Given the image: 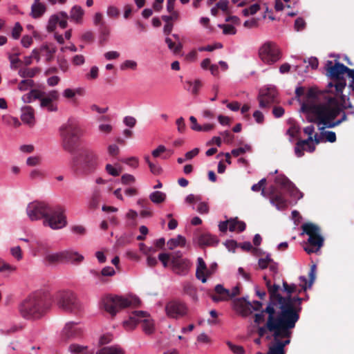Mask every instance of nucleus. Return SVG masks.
I'll list each match as a JSON object with an SVG mask.
<instances>
[{
    "mask_svg": "<svg viewBox=\"0 0 354 354\" xmlns=\"http://www.w3.org/2000/svg\"><path fill=\"white\" fill-rule=\"evenodd\" d=\"M183 293L189 295L194 301L198 300L197 289L189 281H185L183 283Z\"/></svg>",
    "mask_w": 354,
    "mask_h": 354,
    "instance_id": "7c9ffc66",
    "label": "nucleus"
},
{
    "mask_svg": "<svg viewBox=\"0 0 354 354\" xmlns=\"http://www.w3.org/2000/svg\"><path fill=\"white\" fill-rule=\"evenodd\" d=\"M202 86L203 83L200 80H196L194 82L188 80L185 82L184 88L192 95H197Z\"/></svg>",
    "mask_w": 354,
    "mask_h": 354,
    "instance_id": "c85d7f7f",
    "label": "nucleus"
},
{
    "mask_svg": "<svg viewBox=\"0 0 354 354\" xmlns=\"http://www.w3.org/2000/svg\"><path fill=\"white\" fill-rule=\"evenodd\" d=\"M259 56L264 63L272 64L280 59V52L277 45L272 41L264 43L259 50Z\"/></svg>",
    "mask_w": 354,
    "mask_h": 354,
    "instance_id": "4468645a",
    "label": "nucleus"
},
{
    "mask_svg": "<svg viewBox=\"0 0 354 354\" xmlns=\"http://www.w3.org/2000/svg\"><path fill=\"white\" fill-rule=\"evenodd\" d=\"M277 91L274 86H269L260 91L259 95V106L261 108L268 107L277 102Z\"/></svg>",
    "mask_w": 354,
    "mask_h": 354,
    "instance_id": "a211bd4d",
    "label": "nucleus"
},
{
    "mask_svg": "<svg viewBox=\"0 0 354 354\" xmlns=\"http://www.w3.org/2000/svg\"><path fill=\"white\" fill-rule=\"evenodd\" d=\"M228 223L230 232L237 231L241 232L245 230V223L243 221H239L237 218L229 219Z\"/></svg>",
    "mask_w": 354,
    "mask_h": 354,
    "instance_id": "2f4dec72",
    "label": "nucleus"
},
{
    "mask_svg": "<svg viewBox=\"0 0 354 354\" xmlns=\"http://www.w3.org/2000/svg\"><path fill=\"white\" fill-rule=\"evenodd\" d=\"M22 30L23 28L21 24L19 22L15 23L12 30V37L15 39H19Z\"/></svg>",
    "mask_w": 354,
    "mask_h": 354,
    "instance_id": "bf43d9fd",
    "label": "nucleus"
},
{
    "mask_svg": "<svg viewBox=\"0 0 354 354\" xmlns=\"http://www.w3.org/2000/svg\"><path fill=\"white\" fill-rule=\"evenodd\" d=\"M218 27L223 29V32L225 35H235L236 32V28L230 24H221Z\"/></svg>",
    "mask_w": 354,
    "mask_h": 354,
    "instance_id": "3c124183",
    "label": "nucleus"
},
{
    "mask_svg": "<svg viewBox=\"0 0 354 354\" xmlns=\"http://www.w3.org/2000/svg\"><path fill=\"white\" fill-rule=\"evenodd\" d=\"M84 133L79 120L70 117L59 128L61 145L63 149L70 153H74Z\"/></svg>",
    "mask_w": 354,
    "mask_h": 354,
    "instance_id": "7ed1b4c3",
    "label": "nucleus"
},
{
    "mask_svg": "<svg viewBox=\"0 0 354 354\" xmlns=\"http://www.w3.org/2000/svg\"><path fill=\"white\" fill-rule=\"evenodd\" d=\"M46 261H48V263L52 264L64 263L62 251L60 252L53 254H46Z\"/></svg>",
    "mask_w": 354,
    "mask_h": 354,
    "instance_id": "ea45409f",
    "label": "nucleus"
},
{
    "mask_svg": "<svg viewBox=\"0 0 354 354\" xmlns=\"http://www.w3.org/2000/svg\"><path fill=\"white\" fill-rule=\"evenodd\" d=\"M59 19L58 24L59 25V26L62 28L64 29L67 27V25H68L67 19L68 18V16L67 13L65 12H59Z\"/></svg>",
    "mask_w": 354,
    "mask_h": 354,
    "instance_id": "6e6d98bb",
    "label": "nucleus"
},
{
    "mask_svg": "<svg viewBox=\"0 0 354 354\" xmlns=\"http://www.w3.org/2000/svg\"><path fill=\"white\" fill-rule=\"evenodd\" d=\"M55 302L59 308L71 313L77 314L82 310V305L77 296L70 290L59 291L53 294L46 292V311L50 309Z\"/></svg>",
    "mask_w": 354,
    "mask_h": 354,
    "instance_id": "423d86ee",
    "label": "nucleus"
},
{
    "mask_svg": "<svg viewBox=\"0 0 354 354\" xmlns=\"http://www.w3.org/2000/svg\"><path fill=\"white\" fill-rule=\"evenodd\" d=\"M325 68L332 81L328 83V90L324 93H334L335 96H339L346 85L344 75L346 73L348 77L351 78L354 74V69H351L339 62L333 64L330 60L326 62Z\"/></svg>",
    "mask_w": 354,
    "mask_h": 354,
    "instance_id": "20e7f679",
    "label": "nucleus"
},
{
    "mask_svg": "<svg viewBox=\"0 0 354 354\" xmlns=\"http://www.w3.org/2000/svg\"><path fill=\"white\" fill-rule=\"evenodd\" d=\"M301 228L303 232L309 236L304 250L308 254L319 251L324 245V238L321 235L319 227L312 223H306L301 225Z\"/></svg>",
    "mask_w": 354,
    "mask_h": 354,
    "instance_id": "f8f14e48",
    "label": "nucleus"
},
{
    "mask_svg": "<svg viewBox=\"0 0 354 354\" xmlns=\"http://www.w3.org/2000/svg\"><path fill=\"white\" fill-rule=\"evenodd\" d=\"M185 238L181 235H178L176 238L169 240L167 245L170 250H172L177 246H185Z\"/></svg>",
    "mask_w": 354,
    "mask_h": 354,
    "instance_id": "58836bf2",
    "label": "nucleus"
},
{
    "mask_svg": "<svg viewBox=\"0 0 354 354\" xmlns=\"http://www.w3.org/2000/svg\"><path fill=\"white\" fill-rule=\"evenodd\" d=\"M46 97H47L48 101L54 102L58 100L59 97V93L56 90L50 91L47 94L46 93Z\"/></svg>",
    "mask_w": 354,
    "mask_h": 354,
    "instance_id": "680f3d73",
    "label": "nucleus"
},
{
    "mask_svg": "<svg viewBox=\"0 0 354 354\" xmlns=\"http://www.w3.org/2000/svg\"><path fill=\"white\" fill-rule=\"evenodd\" d=\"M96 354H124L123 351L117 346L104 347Z\"/></svg>",
    "mask_w": 354,
    "mask_h": 354,
    "instance_id": "37998d69",
    "label": "nucleus"
},
{
    "mask_svg": "<svg viewBox=\"0 0 354 354\" xmlns=\"http://www.w3.org/2000/svg\"><path fill=\"white\" fill-rule=\"evenodd\" d=\"M300 318V313L284 315L283 318L286 321L285 333L277 337H274V342L269 347L266 354H286L285 347L290 344V338L292 335V330L295 328L297 322Z\"/></svg>",
    "mask_w": 354,
    "mask_h": 354,
    "instance_id": "6e6552de",
    "label": "nucleus"
},
{
    "mask_svg": "<svg viewBox=\"0 0 354 354\" xmlns=\"http://www.w3.org/2000/svg\"><path fill=\"white\" fill-rule=\"evenodd\" d=\"M165 42L167 44L169 49L172 50L175 54L179 53L183 48V44L180 42H178L176 44L175 42L172 41L169 37H166Z\"/></svg>",
    "mask_w": 354,
    "mask_h": 354,
    "instance_id": "79ce46f5",
    "label": "nucleus"
},
{
    "mask_svg": "<svg viewBox=\"0 0 354 354\" xmlns=\"http://www.w3.org/2000/svg\"><path fill=\"white\" fill-rule=\"evenodd\" d=\"M101 201V194L98 188H95L91 195V197L88 203V207L91 210H95L100 206Z\"/></svg>",
    "mask_w": 354,
    "mask_h": 354,
    "instance_id": "c756f323",
    "label": "nucleus"
},
{
    "mask_svg": "<svg viewBox=\"0 0 354 354\" xmlns=\"http://www.w3.org/2000/svg\"><path fill=\"white\" fill-rule=\"evenodd\" d=\"M315 131L313 125H309L304 129V133L308 136L306 140H299L296 143L295 153L297 157H301L304 155V146L308 145V151L312 153L315 150V146L313 145V134Z\"/></svg>",
    "mask_w": 354,
    "mask_h": 354,
    "instance_id": "dca6fc26",
    "label": "nucleus"
},
{
    "mask_svg": "<svg viewBox=\"0 0 354 354\" xmlns=\"http://www.w3.org/2000/svg\"><path fill=\"white\" fill-rule=\"evenodd\" d=\"M44 292L37 291L30 295L19 306L20 315L27 319H38L44 314Z\"/></svg>",
    "mask_w": 354,
    "mask_h": 354,
    "instance_id": "0eeeda50",
    "label": "nucleus"
},
{
    "mask_svg": "<svg viewBox=\"0 0 354 354\" xmlns=\"http://www.w3.org/2000/svg\"><path fill=\"white\" fill-rule=\"evenodd\" d=\"M99 165V156L95 151L84 148L77 154L73 156L71 166L77 176H87L93 173Z\"/></svg>",
    "mask_w": 354,
    "mask_h": 354,
    "instance_id": "39448f33",
    "label": "nucleus"
},
{
    "mask_svg": "<svg viewBox=\"0 0 354 354\" xmlns=\"http://www.w3.org/2000/svg\"><path fill=\"white\" fill-rule=\"evenodd\" d=\"M221 135L223 137L224 142L227 144L232 143L234 140V135L228 131H225L221 133Z\"/></svg>",
    "mask_w": 354,
    "mask_h": 354,
    "instance_id": "774afa93",
    "label": "nucleus"
},
{
    "mask_svg": "<svg viewBox=\"0 0 354 354\" xmlns=\"http://www.w3.org/2000/svg\"><path fill=\"white\" fill-rule=\"evenodd\" d=\"M315 274H316V266L313 265L310 268V272L308 273L309 281L308 282L307 279L304 276H301L299 277V280L301 282L300 286H301V290H297V285L295 283L288 284L286 281L283 282V287L285 292H287V295H292L294 292H298L299 294L301 292V291H306L307 288H310L313 284L315 280Z\"/></svg>",
    "mask_w": 354,
    "mask_h": 354,
    "instance_id": "2eb2a0df",
    "label": "nucleus"
},
{
    "mask_svg": "<svg viewBox=\"0 0 354 354\" xmlns=\"http://www.w3.org/2000/svg\"><path fill=\"white\" fill-rule=\"evenodd\" d=\"M10 253L12 256L15 258L17 261L22 259L23 255L21 249L19 246H15L10 248Z\"/></svg>",
    "mask_w": 354,
    "mask_h": 354,
    "instance_id": "13d9d810",
    "label": "nucleus"
},
{
    "mask_svg": "<svg viewBox=\"0 0 354 354\" xmlns=\"http://www.w3.org/2000/svg\"><path fill=\"white\" fill-rule=\"evenodd\" d=\"M137 68V63L133 60H126L120 66L121 70H126L128 68L136 70Z\"/></svg>",
    "mask_w": 354,
    "mask_h": 354,
    "instance_id": "4d7b16f0",
    "label": "nucleus"
},
{
    "mask_svg": "<svg viewBox=\"0 0 354 354\" xmlns=\"http://www.w3.org/2000/svg\"><path fill=\"white\" fill-rule=\"evenodd\" d=\"M37 99L40 100L41 106H44V93L40 91L32 89L22 97V100L25 103H30Z\"/></svg>",
    "mask_w": 354,
    "mask_h": 354,
    "instance_id": "393cba45",
    "label": "nucleus"
},
{
    "mask_svg": "<svg viewBox=\"0 0 354 354\" xmlns=\"http://www.w3.org/2000/svg\"><path fill=\"white\" fill-rule=\"evenodd\" d=\"M141 301L135 296H108L103 299L102 305L104 310L111 316H115L119 310L129 306H139Z\"/></svg>",
    "mask_w": 354,
    "mask_h": 354,
    "instance_id": "9d476101",
    "label": "nucleus"
},
{
    "mask_svg": "<svg viewBox=\"0 0 354 354\" xmlns=\"http://www.w3.org/2000/svg\"><path fill=\"white\" fill-rule=\"evenodd\" d=\"M106 13L109 17L116 18L120 15V10L116 7L111 6L108 8Z\"/></svg>",
    "mask_w": 354,
    "mask_h": 354,
    "instance_id": "338daca9",
    "label": "nucleus"
},
{
    "mask_svg": "<svg viewBox=\"0 0 354 354\" xmlns=\"http://www.w3.org/2000/svg\"><path fill=\"white\" fill-rule=\"evenodd\" d=\"M64 210L59 206L50 207L46 204V223L53 230L63 228L66 225Z\"/></svg>",
    "mask_w": 354,
    "mask_h": 354,
    "instance_id": "ddd939ff",
    "label": "nucleus"
},
{
    "mask_svg": "<svg viewBox=\"0 0 354 354\" xmlns=\"http://www.w3.org/2000/svg\"><path fill=\"white\" fill-rule=\"evenodd\" d=\"M69 351L73 354H93L91 350H88L87 346H81L79 344H71L68 348Z\"/></svg>",
    "mask_w": 354,
    "mask_h": 354,
    "instance_id": "c9c22d12",
    "label": "nucleus"
},
{
    "mask_svg": "<svg viewBox=\"0 0 354 354\" xmlns=\"http://www.w3.org/2000/svg\"><path fill=\"white\" fill-rule=\"evenodd\" d=\"M260 9V6L258 3H254L252 6H250L248 8H245L243 10V14L244 16H248L250 15H254L256 14Z\"/></svg>",
    "mask_w": 354,
    "mask_h": 354,
    "instance_id": "8fccbe9b",
    "label": "nucleus"
},
{
    "mask_svg": "<svg viewBox=\"0 0 354 354\" xmlns=\"http://www.w3.org/2000/svg\"><path fill=\"white\" fill-rule=\"evenodd\" d=\"M27 214L31 221H37L44 217V205L41 202L34 201L28 204Z\"/></svg>",
    "mask_w": 354,
    "mask_h": 354,
    "instance_id": "412c9836",
    "label": "nucleus"
},
{
    "mask_svg": "<svg viewBox=\"0 0 354 354\" xmlns=\"http://www.w3.org/2000/svg\"><path fill=\"white\" fill-rule=\"evenodd\" d=\"M272 262V258L270 254H267L266 258H261L259 259V266L261 269L264 270L268 268L270 263Z\"/></svg>",
    "mask_w": 354,
    "mask_h": 354,
    "instance_id": "864d4df0",
    "label": "nucleus"
},
{
    "mask_svg": "<svg viewBox=\"0 0 354 354\" xmlns=\"http://www.w3.org/2000/svg\"><path fill=\"white\" fill-rule=\"evenodd\" d=\"M59 13H57L56 15H53L50 17V19L48 20V24L47 26V30L48 32H53L55 29L57 24H58V23H59Z\"/></svg>",
    "mask_w": 354,
    "mask_h": 354,
    "instance_id": "a18cd8bd",
    "label": "nucleus"
},
{
    "mask_svg": "<svg viewBox=\"0 0 354 354\" xmlns=\"http://www.w3.org/2000/svg\"><path fill=\"white\" fill-rule=\"evenodd\" d=\"M8 59L10 62V68L12 69H17L19 67L21 61L18 58V54H10Z\"/></svg>",
    "mask_w": 354,
    "mask_h": 354,
    "instance_id": "49530a36",
    "label": "nucleus"
},
{
    "mask_svg": "<svg viewBox=\"0 0 354 354\" xmlns=\"http://www.w3.org/2000/svg\"><path fill=\"white\" fill-rule=\"evenodd\" d=\"M82 334V330L77 323L70 322L66 324L62 330V339L64 341L72 340L81 337Z\"/></svg>",
    "mask_w": 354,
    "mask_h": 354,
    "instance_id": "aec40b11",
    "label": "nucleus"
},
{
    "mask_svg": "<svg viewBox=\"0 0 354 354\" xmlns=\"http://www.w3.org/2000/svg\"><path fill=\"white\" fill-rule=\"evenodd\" d=\"M215 294L210 295L214 302L227 301L230 299V290L225 288L222 285L218 284L214 288Z\"/></svg>",
    "mask_w": 354,
    "mask_h": 354,
    "instance_id": "5701e85b",
    "label": "nucleus"
},
{
    "mask_svg": "<svg viewBox=\"0 0 354 354\" xmlns=\"http://www.w3.org/2000/svg\"><path fill=\"white\" fill-rule=\"evenodd\" d=\"M100 43L103 45L107 41L110 31L105 25H102L100 28Z\"/></svg>",
    "mask_w": 354,
    "mask_h": 354,
    "instance_id": "c03bdc74",
    "label": "nucleus"
},
{
    "mask_svg": "<svg viewBox=\"0 0 354 354\" xmlns=\"http://www.w3.org/2000/svg\"><path fill=\"white\" fill-rule=\"evenodd\" d=\"M44 13V6L42 3H32L30 16L34 19L40 18Z\"/></svg>",
    "mask_w": 354,
    "mask_h": 354,
    "instance_id": "e433bc0d",
    "label": "nucleus"
},
{
    "mask_svg": "<svg viewBox=\"0 0 354 354\" xmlns=\"http://www.w3.org/2000/svg\"><path fill=\"white\" fill-rule=\"evenodd\" d=\"M218 242L217 238L210 234H203L198 237L200 245H214Z\"/></svg>",
    "mask_w": 354,
    "mask_h": 354,
    "instance_id": "473e14b6",
    "label": "nucleus"
},
{
    "mask_svg": "<svg viewBox=\"0 0 354 354\" xmlns=\"http://www.w3.org/2000/svg\"><path fill=\"white\" fill-rule=\"evenodd\" d=\"M40 71H41V70L37 67L32 68H22L19 69L18 73H19V76L21 77L31 78V77H33L36 74H37Z\"/></svg>",
    "mask_w": 354,
    "mask_h": 354,
    "instance_id": "4c0bfd02",
    "label": "nucleus"
},
{
    "mask_svg": "<svg viewBox=\"0 0 354 354\" xmlns=\"http://www.w3.org/2000/svg\"><path fill=\"white\" fill-rule=\"evenodd\" d=\"M180 252H178L171 258V265L173 270L179 275H186L189 270L191 263L189 260L182 259Z\"/></svg>",
    "mask_w": 354,
    "mask_h": 354,
    "instance_id": "6ab92c4d",
    "label": "nucleus"
},
{
    "mask_svg": "<svg viewBox=\"0 0 354 354\" xmlns=\"http://www.w3.org/2000/svg\"><path fill=\"white\" fill-rule=\"evenodd\" d=\"M34 82L30 79L21 80L18 85V88L21 91H27L28 88L33 86Z\"/></svg>",
    "mask_w": 354,
    "mask_h": 354,
    "instance_id": "de8ad7c7",
    "label": "nucleus"
},
{
    "mask_svg": "<svg viewBox=\"0 0 354 354\" xmlns=\"http://www.w3.org/2000/svg\"><path fill=\"white\" fill-rule=\"evenodd\" d=\"M280 286L277 284L268 288L269 302L266 307L272 308L276 313L288 315L300 313L302 307L303 298L297 296H282L279 293Z\"/></svg>",
    "mask_w": 354,
    "mask_h": 354,
    "instance_id": "f03ea898",
    "label": "nucleus"
},
{
    "mask_svg": "<svg viewBox=\"0 0 354 354\" xmlns=\"http://www.w3.org/2000/svg\"><path fill=\"white\" fill-rule=\"evenodd\" d=\"M308 97L314 100H323V102L318 103L304 102L301 106L304 112L315 117L314 119H310V122L324 126L322 129L324 128H334L347 120L346 113L343 112L341 119L334 121L342 111L335 96L328 93H321L317 95L310 89L308 93Z\"/></svg>",
    "mask_w": 354,
    "mask_h": 354,
    "instance_id": "f257e3e1",
    "label": "nucleus"
},
{
    "mask_svg": "<svg viewBox=\"0 0 354 354\" xmlns=\"http://www.w3.org/2000/svg\"><path fill=\"white\" fill-rule=\"evenodd\" d=\"M149 199L156 204L163 203L166 199V194L160 191H155L150 194Z\"/></svg>",
    "mask_w": 354,
    "mask_h": 354,
    "instance_id": "a19ab883",
    "label": "nucleus"
},
{
    "mask_svg": "<svg viewBox=\"0 0 354 354\" xmlns=\"http://www.w3.org/2000/svg\"><path fill=\"white\" fill-rule=\"evenodd\" d=\"M17 268L14 266H12L6 262H5L3 259L0 258V272L8 271L10 272H15Z\"/></svg>",
    "mask_w": 354,
    "mask_h": 354,
    "instance_id": "09e8293b",
    "label": "nucleus"
},
{
    "mask_svg": "<svg viewBox=\"0 0 354 354\" xmlns=\"http://www.w3.org/2000/svg\"><path fill=\"white\" fill-rule=\"evenodd\" d=\"M136 178L133 175L125 174L121 177V183L123 185H131L134 183Z\"/></svg>",
    "mask_w": 354,
    "mask_h": 354,
    "instance_id": "052dcab7",
    "label": "nucleus"
},
{
    "mask_svg": "<svg viewBox=\"0 0 354 354\" xmlns=\"http://www.w3.org/2000/svg\"><path fill=\"white\" fill-rule=\"evenodd\" d=\"M21 120L26 124L31 125L34 121L33 109L31 106H26L22 109L21 115Z\"/></svg>",
    "mask_w": 354,
    "mask_h": 354,
    "instance_id": "72a5a7b5",
    "label": "nucleus"
},
{
    "mask_svg": "<svg viewBox=\"0 0 354 354\" xmlns=\"http://www.w3.org/2000/svg\"><path fill=\"white\" fill-rule=\"evenodd\" d=\"M142 323L143 331L151 335L154 332L153 321L151 319L149 314L146 311L134 310L132 311L128 320L124 322V327L127 330H133L138 323Z\"/></svg>",
    "mask_w": 354,
    "mask_h": 354,
    "instance_id": "9b49d317",
    "label": "nucleus"
},
{
    "mask_svg": "<svg viewBox=\"0 0 354 354\" xmlns=\"http://www.w3.org/2000/svg\"><path fill=\"white\" fill-rule=\"evenodd\" d=\"M165 311L169 317L179 319L187 314L188 308L183 301L174 299L167 303Z\"/></svg>",
    "mask_w": 354,
    "mask_h": 354,
    "instance_id": "f3484780",
    "label": "nucleus"
},
{
    "mask_svg": "<svg viewBox=\"0 0 354 354\" xmlns=\"http://www.w3.org/2000/svg\"><path fill=\"white\" fill-rule=\"evenodd\" d=\"M251 307V303L247 301L243 297L236 299L234 301V308L235 310L242 316L246 317L250 315L252 313Z\"/></svg>",
    "mask_w": 354,
    "mask_h": 354,
    "instance_id": "4be33fe9",
    "label": "nucleus"
},
{
    "mask_svg": "<svg viewBox=\"0 0 354 354\" xmlns=\"http://www.w3.org/2000/svg\"><path fill=\"white\" fill-rule=\"evenodd\" d=\"M265 311L268 314V317L266 324L258 328L259 335L263 337L268 332H270L274 338L285 333L286 323L283 319L284 315L276 313L270 307H266Z\"/></svg>",
    "mask_w": 354,
    "mask_h": 354,
    "instance_id": "1a4fd4ad",
    "label": "nucleus"
},
{
    "mask_svg": "<svg viewBox=\"0 0 354 354\" xmlns=\"http://www.w3.org/2000/svg\"><path fill=\"white\" fill-rule=\"evenodd\" d=\"M306 27V22L304 19L299 17L295 21V29L297 31L303 30Z\"/></svg>",
    "mask_w": 354,
    "mask_h": 354,
    "instance_id": "0e129e2a",
    "label": "nucleus"
},
{
    "mask_svg": "<svg viewBox=\"0 0 354 354\" xmlns=\"http://www.w3.org/2000/svg\"><path fill=\"white\" fill-rule=\"evenodd\" d=\"M115 274V270L113 269V268H112L111 266L104 267L101 271V274H102V279L104 277H112Z\"/></svg>",
    "mask_w": 354,
    "mask_h": 354,
    "instance_id": "e2e57ef3",
    "label": "nucleus"
},
{
    "mask_svg": "<svg viewBox=\"0 0 354 354\" xmlns=\"http://www.w3.org/2000/svg\"><path fill=\"white\" fill-rule=\"evenodd\" d=\"M271 203L276 206L278 209H284L288 206L286 199L281 193L274 194L270 198Z\"/></svg>",
    "mask_w": 354,
    "mask_h": 354,
    "instance_id": "cd10ccee",
    "label": "nucleus"
},
{
    "mask_svg": "<svg viewBox=\"0 0 354 354\" xmlns=\"http://www.w3.org/2000/svg\"><path fill=\"white\" fill-rule=\"evenodd\" d=\"M63 262L71 263L73 264H79L82 262L84 257L77 252L73 250L62 251Z\"/></svg>",
    "mask_w": 354,
    "mask_h": 354,
    "instance_id": "b1692460",
    "label": "nucleus"
},
{
    "mask_svg": "<svg viewBox=\"0 0 354 354\" xmlns=\"http://www.w3.org/2000/svg\"><path fill=\"white\" fill-rule=\"evenodd\" d=\"M42 162V158L41 156H30L28 157L26 160V164L30 167H35Z\"/></svg>",
    "mask_w": 354,
    "mask_h": 354,
    "instance_id": "603ef678",
    "label": "nucleus"
},
{
    "mask_svg": "<svg viewBox=\"0 0 354 354\" xmlns=\"http://www.w3.org/2000/svg\"><path fill=\"white\" fill-rule=\"evenodd\" d=\"M227 344L230 349L235 354H244V348L241 346L234 345L230 342H227Z\"/></svg>",
    "mask_w": 354,
    "mask_h": 354,
    "instance_id": "5fc2aeb1",
    "label": "nucleus"
},
{
    "mask_svg": "<svg viewBox=\"0 0 354 354\" xmlns=\"http://www.w3.org/2000/svg\"><path fill=\"white\" fill-rule=\"evenodd\" d=\"M84 13V10L80 6H74L70 11V18L76 23H80Z\"/></svg>",
    "mask_w": 354,
    "mask_h": 354,
    "instance_id": "f704fd0d",
    "label": "nucleus"
},
{
    "mask_svg": "<svg viewBox=\"0 0 354 354\" xmlns=\"http://www.w3.org/2000/svg\"><path fill=\"white\" fill-rule=\"evenodd\" d=\"M275 183L288 191L291 195H295V192H299L295 185L285 176H277Z\"/></svg>",
    "mask_w": 354,
    "mask_h": 354,
    "instance_id": "a878e982",
    "label": "nucleus"
},
{
    "mask_svg": "<svg viewBox=\"0 0 354 354\" xmlns=\"http://www.w3.org/2000/svg\"><path fill=\"white\" fill-rule=\"evenodd\" d=\"M205 270H207V266L205 262L201 257H198L197 259L196 277L197 279L201 281L202 283H205L207 281V279L205 274Z\"/></svg>",
    "mask_w": 354,
    "mask_h": 354,
    "instance_id": "bb28decb",
    "label": "nucleus"
},
{
    "mask_svg": "<svg viewBox=\"0 0 354 354\" xmlns=\"http://www.w3.org/2000/svg\"><path fill=\"white\" fill-rule=\"evenodd\" d=\"M80 89L73 90L71 88H66L64 91L63 95L67 99H73L77 93H79Z\"/></svg>",
    "mask_w": 354,
    "mask_h": 354,
    "instance_id": "69168bd1",
    "label": "nucleus"
}]
</instances>
